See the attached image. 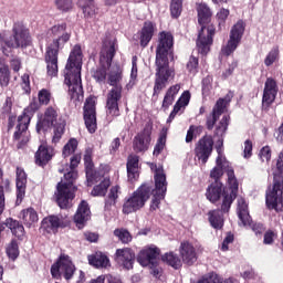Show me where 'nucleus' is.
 <instances>
[{"label": "nucleus", "mask_w": 283, "mask_h": 283, "mask_svg": "<svg viewBox=\"0 0 283 283\" xmlns=\"http://www.w3.org/2000/svg\"><path fill=\"white\" fill-rule=\"evenodd\" d=\"M228 185L230 193H223V200L221 203V209L211 210L208 212V220L212 229H217V231H222L224 227V213H229L231 210V206L235 198H238V191L240 185L238 184V179L233 175V170H228Z\"/></svg>", "instance_id": "5"}, {"label": "nucleus", "mask_w": 283, "mask_h": 283, "mask_svg": "<svg viewBox=\"0 0 283 283\" xmlns=\"http://www.w3.org/2000/svg\"><path fill=\"white\" fill-rule=\"evenodd\" d=\"M231 117L229 115H223L219 124L216 126L213 136L217 138H224L227 129H229V123Z\"/></svg>", "instance_id": "37"}, {"label": "nucleus", "mask_w": 283, "mask_h": 283, "mask_svg": "<svg viewBox=\"0 0 283 283\" xmlns=\"http://www.w3.org/2000/svg\"><path fill=\"white\" fill-rule=\"evenodd\" d=\"M65 134V124H57L54 126L53 143H59Z\"/></svg>", "instance_id": "61"}, {"label": "nucleus", "mask_w": 283, "mask_h": 283, "mask_svg": "<svg viewBox=\"0 0 283 283\" xmlns=\"http://www.w3.org/2000/svg\"><path fill=\"white\" fill-rule=\"evenodd\" d=\"M205 283H222V277L216 273H210L206 279H203Z\"/></svg>", "instance_id": "64"}, {"label": "nucleus", "mask_w": 283, "mask_h": 283, "mask_svg": "<svg viewBox=\"0 0 283 283\" xmlns=\"http://www.w3.org/2000/svg\"><path fill=\"white\" fill-rule=\"evenodd\" d=\"M185 0H171L170 2V17L178 19L182 14V3Z\"/></svg>", "instance_id": "46"}, {"label": "nucleus", "mask_w": 283, "mask_h": 283, "mask_svg": "<svg viewBox=\"0 0 283 283\" xmlns=\"http://www.w3.org/2000/svg\"><path fill=\"white\" fill-rule=\"evenodd\" d=\"M78 178V172L76 170L71 169V171L64 174L65 182H62V185H66L69 189H72V185H74V180Z\"/></svg>", "instance_id": "53"}, {"label": "nucleus", "mask_w": 283, "mask_h": 283, "mask_svg": "<svg viewBox=\"0 0 283 283\" xmlns=\"http://www.w3.org/2000/svg\"><path fill=\"white\" fill-rule=\"evenodd\" d=\"M56 120H59V107L49 106L44 111L43 118L38 120L35 129L39 134H45L56 125Z\"/></svg>", "instance_id": "17"}, {"label": "nucleus", "mask_w": 283, "mask_h": 283, "mask_svg": "<svg viewBox=\"0 0 283 283\" xmlns=\"http://www.w3.org/2000/svg\"><path fill=\"white\" fill-rule=\"evenodd\" d=\"M244 30H247V23L242 20H239L230 30L229 40L226 45L221 48V53L223 56H231L238 45L242 43V36H244Z\"/></svg>", "instance_id": "11"}, {"label": "nucleus", "mask_w": 283, "mask_h": 283, "mask_svg": "<svg viewBox=\"0 0 283 283\" xmlns=\"http://www.w3.org/2000/svg\"><path fill=\"white\" fill-rule=\"evenodd\" d=\"M70 221L64 219L63 217H59L55 214H51L45 217L40 227V231L43 233H59V229H65V227H69Z\"/></svg>", "instance_id": "20"}, {"label": "nucleus", "mask_w": 283, "mask_h": 283, "mask_svg": "<svg viewBox=\"0 0 283 283\" xmlns=\"http://www.w3.org/2000/svg\"><path fill=\"white\" fill-rule=\"evenodd\" d=\"M56 156V153L54 151V147L48 145V143H42L38 150L34 154V163L38 167H48L50 163H52V158Z\"/></svg>", "instance_id": "21"}, {"label": "nucleus", "mask_w": 283, "mask_h": 283, "mask_svg": "<svg viewBox=\"0 0 283 283\" xmlns=\"http://www.w3.org/2000/svg\"><path fill=\"white\" fill-rule=\"evenodd\" d=\"M120 193V186H113L109 189L107 198L105 200V208L109 209V207H114L118 200V196Z\"/></svg>", "instance_id": "40"}, {"label": "nucleus", "mask_w": 283, "mask_h": 283, "mask_svg": "<svg viewBox=\"0 0 283 283\" xmlns=\"http://www.w3.org/2000/svg\"><path fill=\"white\" fill-rule=\"evenodd\" d=\"M21 88L23 90L24 94H31L32 87L30 86V74L24 73L21 76Z\"/></svg>", "instance_id": "58"}, {"label": "nucleus", "mask_w": 283, "mask_h": 283, "mask_svg": "<svg viewBox=\"0 0 283 283\" xmlns=\"http://www.w3.org/2000/svg\"><path fill=\"white\" fill-rule=\"evenodd\" d=\"M76 273V265L72 262V258L65 253H61L56 262L51 265V275L53 280H61L64 277L70 282Z\"/></svg>", "instance_id": "10"}, {"label": "nucleus", "mask_w": 283, "mask_h": 283, "mask_svg": "<svg viewBox=\"0 0 283 283\" xmlns=\"http://www.w3.org/2000/svg\"><path fill=\"white\" fill-rule=\"evenodd\" d=\"M39 109H41V103L34 99L18 117V124L13 133V140H19L18 149H22V147H25L28 143H30V130H28L32 120L30 112L34 114V112H39Z\"/></svg>", "instance_id": "8"}, {"label": "nucleus", "mask_w": 283, "mask_h": 283, "mask_svg": "<svg viewBox=\"0 0 283 283\" xmlns=\"http://www.w3.org/2000/svg\"><path fill=\"white\" fill-rule=\"evenodd\" d=\"M178 92H180V84H175L166 91L161 103V112H167L169 109V106L174 105V101H176Z\"/></svg>", "instance_id": "32"}, {"label": "nucleus", "mask_w": 283, "mask_h": 283, "mask_svg": "<svg viewBox=\"0 0 283 283\" xmlns=\"http://www.w3.org/2000/svg\"><path fill=\"white\" fill-rule=\"evenodd\" d=\"M169 59L174 61V34L161 31L158 34L156 57H155V84L153 98H158L160 92L167 87L174 71L169 69Z\"/></svg>", "instance_id": "2"}, {"label": "nucleus", "mask_w": 283, "mask_h": 283, "mask_svg": "<svg viewBox=\"0 0 283 283\" xmlns=\"http://www.w3.org/2000/svg\"><path fill=\"white\" fill-rule=\"evenodd\" d=\"M167 146V130L163 129L154 147L153 156L158 157Z\"/></svg>", "instance_id": "41"}, {"label": "nucleus", "mask_w": 283, "mask_h": 283, "mask_svg": "<svg viewBox=\"0 0 283 283\" xmlns=\"http://www.w3.org/2000/svg\"><path fill=\"white\" fill-rule=\"evenodd\" d=\"M279 56H280V51L277 49H272L264 60V64L266 65V67H271V65L275 63Z\"/></svg>", "instance_id": "54"}, {"label": "nucleus", "mask_w": 283, "mask_h": 283, "mask_svg": "<svg viewBox=\"0 0 283 283\" xmlns=\"http://www.w3.org/2000/svg\"><path fill=\"white\" fill-rule=\"evenodd\" d=\"M120 81H123V71H120V69H118L116 72H112L108 75V85L112 87H123Z\"/></svg>", "instance_id": "49"}, {"label": "nucleus", "mask_w": 283, "mask_h": 283, "mask_svg": "<svg viewBox=\"0 0 283 283\" xmlns=\"http://www.w3.org/2000/svg\"><path fill=\"white\" fill-rule=\"evenodd\" d=\"M160 258V249L158 248H146L142 250L137 255V262L142 266H150L151 275L158 277L160 270L158 269V260Z\"/></svg>", "instance_id": "13"}, {"label": "nucleus", "mask_w": 283, "mask_h": 283, "mask_svg": "<svg viewBox=\"0 0 283 283\" xmlns=\"http://www.w3.org/2000/svg\"><path fill=\"white\" fill-rule=\"evenodd\" d=\"M154 193V195H153ZM150 211L160 208V201L167 196V175L156 169L155 171V189L149 184H142L129 197L125 198L122 211L125 216L140 211L151 198Z\"/></svg>", "instance_id": "1"}, {"label": "nucleus", "mask_w": 283, "mask_h": 283, "mask_svg": "<svg viewBox=\"0 0 283 283\" xmlns=\"http://www.w3.org/2000/svg\"><path fill=\"white\" fill-rule=\"evenodd\" d=\"M275 240H277L276 230L269 229L264 232L263 244L271 247V245L275 244Z\"/></svg>", "instance_id": "51"}, {"label": "nucleus", "mask_w": 283, "mask_h": 283, "mask_svg": "<svg viewBox=\"0 0 283 283\" xmlns=\"http://www.w3.org/2000/svg\"><path fill=\"white\" fill-rule=\"evenodd\" d=\"M93 156L94 149L87 147L84 151V169L87 187H92L93 185H96V182H101V180L105 178V175H103L99 170H96Z\"/></svg>", "instance_id": "14"}, {"label": "nucleus", "mask_w": 283, "mask_h": 283, "mask_svg": "<svg viewBox=\"0 0 283 283\" xmlns=\"http://www.w3.org/2000/svg\"><path fill=\"white\" fill-rule=\"evenodd\" d=\"M224 193H231L229 190L224 188V186L221 184V181H213L206 191V198L212 205H216L220 198H223L224 200Z\"/></svg>", "instance_id": "26"}, {"label": "nucleus", "mask_w": 283, "mask_h": 283, "mask_svg": "<svg viewBox=\"0 0 283 283\" xmlns=\"http://www.w3.org/2000/svg\"><path fill=\"white\" fill-rule=\"evenodd\" d=\"M88 264L95 269H107L109 266V258L103 252H96L87 256Z\"/></svg>", "instance_id": "33"}, {"label": "nucleus", "mask_w": 283, "mask_h": 283, "mask_svg": "<svg viewBox=\"0 0 283 283\" xmlns=\"http://www.w3.org/2000/svg\"><path fill=\"white\" fill-rule=\"evenodd\" d=\"M271 147L270 146H264L261 148L259 153V158L262 160V163H269L271 160Z\"/></svg>", "instance_id": "62"}, {"label": "nucleus", "mask_w": 283, "mask_h": 283, "mask_svg": "<svg viewBox=\"0 0 283 283\" xmlns=\"http://www.w3.org/2000/svg\"><path fill=\"white\" fill-rule=\"evenodd\" d=\"M20 218L23 221V224L30 229L34 223L39 222V213L34 208H27L20 212Z\"/></svg>", "instance_id": "35"}, {"label": "nucleus", "mask_w": 283, "mask_h": 283, "mask_svg": "<svg viewBox=\"0 0 283 283\" xmlns=\"http://www.w3.org/2000/svg\"><path fill=\"white\" fill-rule=\"evenodd\" d=\"M216 142L213 140V135L206 134L198 142L195 144V157L201 163L202 165H207L211 155L213 154V147Z\"/></svg>", "instance_id": "12"}, {"label": "nucleus", "mask_w": 283, "mask_h": 283, "mask_svg": "<svg viewBox=\"0 0 283 283\" xmlns=\"http://www.w3.org/2000/svg\"><path fill=\"white\" fill-rule=\"evenodd\" d=\"M179 253L184 264H187L188 266H192V264H196V262H198V254L196 253V248H193V244L187 241L181 242Z\"/></svg>", "instance_id": "27"}, {"label": "nucleus", "mask_w": 283, "mask_h": 283, "mask_svg": "<svg viewBox=\"0 0 283 283\" xmlns=\"http://www.w3.org/2000/svg\"><path fill=\"white\" fill-rule=\"evenodd\" d=\"M92 219V211L90 210V203L82 200L77 207L76 213L74 214V222L77 229H85L88 220Z\"/></svg>", "instance_id": "25"}, {"label": "nucleus", "mask_w": 283, "mask_h": 283, "mask_svg": "<svg viewBox=\"0 0 283 283\" xmlns=\"http://www.w3.org/2000/svg\"><path fill=\"white\" fill-rule=\"evenodd\" d=\"M10 67L13 72L19 73L21 71V67H23V62L21 57L13 55L11 60L9 61Z\"/></svg>", "instance_id": "59"}, {"label": "nucleus", "mask_w": 283, "mask_h": 283, "mask_svg": "<svg viewBox=\"0 0 283 283\" xmlns=\"http://www.w3.org/2000/svg\"><path fill=\"white\" fill-rule=\"evenodd\" d=\"M198 23L201 27L197 38V48L200 54H209L211 45H213V36H216V25L211 23L213 13L207 4H199Z\"/></svg>", "instance_id": "6"}, {"label": "nucleus", "mask_w": 283, "mask_h": 283, "mask_svg": "<svg viewBox=\"0 0 283 283\" xmlns=\"http://www.w3.org/2000/svg\"><path fill=\"white\" fill-rule=\"evenodd\" d=\"M6 191H10V179H3V168H0V216L6 211Z\"/></svg>", "instance_id": "34"}, {"label": "nucleus", "mask_w": 283, "mask_h": 283, "mask_svg": "<svg viewBox=\"0 0 283 283\" xmlns=\"http://www.w3.org/2000/svg\"><path fill=\"white\" fill-rule=\"evenodd\" d=\"M205 132L202 125H190L186 134V143H193L195 138H198Z\"/></svg>", "instance_id": "42"}, {"label": "nucleus", "mask_w": 283, "mask_h": 283, "mask_svg": "<svg viewBox=\"0 0 283 283\" xmlns=\"http://www.w3.org/2000/svg\"><path fill=\"white\" fill-rule=\"evenodd\" d=\"M38 101L40 105H50L51 101H54V97H52V92L48 88H42L38 93Z\"/></svg>", "instance_id": "50"}, {"label": "nucleus", "mask_w": 283, "mask_h": 283, "mask_svg": "<svg viewBox=\"0 0 283 283\" xmlns=\"http://www.w3.org/2000/svg\"><path fill=\"white\" fill-rule=\"evenodd\" d=\"M156 32V25L151 21H145L142 30L139 31V44L140 48L145 49L151 40L154 39V34Z\"/></svg>", "instance_id": "30"}, {"label": "nucleus", "mask_w": 283, "mask_h": 283, "mask_svg": "<svg viewBox=\"0 0 283 283\" xmlns=\"http://www.w3.org/2000/svg\"><path fill=\"white\" fill-rule=\"evenodd\" d=\"M198 65H199L198 57L191 55L189 57V61H188L186 67L190 74H198Z\"/></svg>", "instance_id": "57"}, {"label": "nucleus", "mask_w": 283, "mask_h": 283, "mask_svg": "<svg viewBox=\"0 0 283 283\" xmlns=\"http://www.w3.org/2000/svg\"><path fill=\"white\" fill-rule=\"evenodd\" d=\"M216 167H219L221 169H226L227 176H229V169L233 171V176H235V171L233 170V167L229 166V161H227V158L222 155H218L216 159Z\"/></svg>", "instance_id": "52"}, {"label": "nucleus", "mask_w": 283, "mask_h": 283, "mask_svg": "<svg viewBox=\"0 0 283 283\" xmlns=\"http://www.w3.org/2000/svg\"><path fill=\"white\" fill-rule=\"evenodd\" d=\"M229 14H231V11L229 9L221 8L217 14L216 19L218 21V28L219 30H222L224 25H227V20L229 19Z\"/></svg>", "instance_id": "47"}, {"label": "nucleus", "mask_w": 283, "mask_h": 283, "mask_svg": "<svg viewBox=\"0 0 283 283\" xmlns=\"http://www.w3.org/2000/svg\"><path fill=\"white\" fill-rule=\"evenodd\" d=\"M113 235H115V238L118 239L122 244H129V242L134 240V237L132 235L129 230L125 228L115 229Z\"/></svg>", "instance_id": "39"}, {"label": "nucleus", "mask_w": 283, "mask_h": 283, "mask_svg": "<svg viewBox=\"0 0 283 283\" xmlns=\"http://www.w3.org/2000/svg\"><path fill=\"white\" fill-rule=\"evenodd\" d=\"M123 98V86L112 87L106 95V114L107 116H120V108L118 103Z\"/></svg>", "instance_id": "16"}, {"label": "nucleus", "mask_w": 283, "mask_h": 283, "mask_svg": "<svg viewBox=\"0 0 283 283\" xmlns=\"http://www.w3.org/2000/svg\"><path fill=\"white\" fill-rule=\"evenodd\" d=\"M161 260L163 262H167V264L172 266V269H180V266H182V261L174 252L166 253L164 256H161Z\"/></svg>", "instance_id": "43"}, {"label": "nucleus", "mask_w": 283, "mask_h": 283, "mask_svg": "<svg viewBox=\"0 0 283 283\" xmlns=\"http://www.w3.org/2000/svg\"><path fill=\"white\" fill-rule=\"evenodd\" d=\"M238 216L243 227H251V214H249V205L242 197L238 199Z\"/></svg>", "instance_id": "31"}, {"label": "nucleus", "mask_w": 283, "mask_h": 283, "mask_svg": "<svg viewBox=\"0 0 283 283\" xmlns=\"http://www.w3.org/2000/svg\"><path fill=\"white\" fill-rule=\"evenodd\" d=\"M55 198L60 209H70L75 196L72 192V188H69L67 185H63V181H61L56 186Z\"/></svg>", "instance_id": "22"}, {"label": "nucleus", "mask_w": 283, "mask_h": 283, "mask_svg": "<svg viewBox=\"0 0 283 283\" xmlns=\"http://www.w3.org/2000/svg\"><path fill=\"white\" fill-rule=\"evenodd\" d=\"M151 145V125L146 124L144 129L133 139V149L136 154H145Z\"/></svg>", "instance_id": "19"}, {"label": "nucleus", "mask_w": 283, "mask_h": 283, "mask_svg": "<svg viewBox=\"0 0 283 283\" xmlns=\"http://www.w3.org/2000/svg\"><path fill=\"white\" fill-rule=\"evenodd\" d=\"M108 45V48H104L105 54L103 52L101 53L99 65L92 71V77L99 85H103L107 81V72L112 67V63L116 56V43L109 41Z\"/></svg>", "instance_id": "9"}, {"label": "nucleus", "mask_w": 283, "mask_h": 283, "mask_svg": "<svg viewBox=\"0 0 283 283\" xmlns=\"http://www.w3.org/2000/svg\"><path fill=\"white\" fill-rule=\"evenodd\" d=\"M226 108H227V105L224 104V98H219L214 104L211 113L218 118H220V116L222 115Z\"/></svg>", "instance_id": "55"}, {"label": "nucleus", "mask_w": 283, "mask_h": 283, "mask_svg": "<svg viewBox=\"0 0 283 283\" xmlns=\"http://www.w3.org/2000/svg\"><path fill=\"white\" fill-rule=\"evenodd\" d=\"M32 45V35L30 29L23 23V21H17L11 29V35L4 38L2 53L4 56H9L12 50H25Z\"/></svg>", "instance_id": "7"}, {"label": "nucleus", "mask_w": 283, "mask_h": 283, "mask_svg": "<svg viewBox=\"0 0 283 283\" xmlns=\"http://www.w3.org/2000/svg\"><path fill=\"white\" fill-rule=\"evenodd\" d=\"M82 67L83 50L80 44H75L64 69V84L69 87V96L74 105L83 103L84 98L83 80L81 78Z\"/></svg>", "instance_id": "3"}, {"label": "nucleus", "mask_w": 283, "mask_h": 283, "mask_svg": "<svg viewBox=\"0 0 283 283\" xmlns=\"http://www.w3.org/2000/svg\"><path fill=\"white\" fill-rule=\"evenodd\" d=\"M191 101V93L189 91H185L178 101L175 103L172 111L169 114L167 123H171L178 114H184L185 109H187V105Z\"/></svg>", "instance_id": "28"}, {"label": "nucleus", "mask_w": 283, "mask_h": 283, "mask_svg": "<svg viewBox=\"0 0 283 283\" xmlns=\"http://www.w3.org/2000/svg\"><path fill=\"white\" fill-rule=\"evenodd\" d=\"M226 168L216 167L210 171V178L214 180V182H220V178L224 176Z\"/></svg>", "instance_id": "63"}, {"label": "nucleus", "mask_w": 283, "mask_h": 283, "mask_svg": "<svg viewBox=\"0 0 283 283\" xmlns=\"http://www.w3.org/2000/svg\"><path fill=\"white\" fill-rule=\"evenodd\" d=\"M55 6L62 12H70L73 8V2L72 0H55Z\"/></svg>", "instance_id": "56"}, {"label": "nucleus", "mask_w": 283, "mask_h": 283, "mask_svg": "<svg viewBox=\"0 0 283 283\" xmlns=\"http://www.w3.org/2000/svg\"><path fill=\"white\" fill-rule=\"evenodd\" d=\"M12 105H13L12 97L7 96L2 107L0 108V118H2V120H6V118H8L10 114H12Z\"/></svg>", "instance_id": "48"}, {"label": "nucleus", "mask_w": 283, "mask_h": 283, "mask_svg": "<svg viewBox=\"0 0 283 283\" xmlns=\"http://www.w3.org/2000/svg\"><path fill=\"white\" fill-rule=\"evenodd\" d=\"M6 253L9 260H12V262H14L17 258H19V242H17L15 239H12L11 242L8 244Z\"/></svg>", "instance_id": "44"}, {"label": "nucleus", "mask_w": 283, "mask_h": 283, "mask_svg": "<svg viewBox=\"0 0 283 283\" xmlns=\"http://www.w3.org/2000/svg\"><path fill=\"white\" fill-rule=\"evenodd\" d=\"M15 205H21L23 202V198H25V189H28V174H25V170L21 167H17L15 170Z\"/></svg>", "instance_id": "24"}, {"label": "nucleus", "mask_w": 283, "mask_h": 283, "mask_svg": "<svg viewBox=\"0 0 283 283\" xmlns=\"http://www.w3.org/2000/svg\"><path fill=\"white\" fill-rule=\"evenodd\" d=\"M109 187H112V180L109 179V177H105L103 178V180L99 181L98 185L93 187L91 196H93L94 198H104V196H107V189H109Z\"/></svg>", "instance_id": "36"}, {"label": "nucleus", "mask_w": 283, "mask_h": 283, "mask_svg": "<svg viewBox=\"0 0 283 283\" xmlns=\"http://www.w3.org/2000/svg\"><path fill=\"white\" fill-rule=\"evenodd\" d=\"M218 120H220V117H218L213 113H210L209 115H207L206 128L208 129V132L213 130V128L216 127V123H218Z\"/></svg>", "instance_id": "60"}, {"label": "nucleus", "mask_w": 283, "mask_h": 283, "mask_svg": "<svg viewBox=\"0 0 283 283\" xmlns=\"http://www.w3.org/2000/svg\"><path fill=\"white\" fill-rule=\"evenodd\" d=\"M115 262L126 269V271H132L134 269V262H136V252L132 248L117 249L115 252Z\"/></svg>", "instance_id": "23"}, {"label": "nucleus", "mask_w": 283, "mask_h": 283, "mask_svg": "<svg viewBox=\"0 0 283 283\" xmlns=\"http://www.w3.org/2000/svg\"><path fill=\"white\" fill-rule=\"evenodd\" d=\"M67 30V23L55 24L51 28V34L57 36L46 46L44 53V63L46 64V74L51 78L59 76V52L70 41V33Z\"/></svg>", "instance_id": "4"}, {"label": "nucleus", "mask_w": 283, "mask_h": 283, "mask_svg": "<svg viewBox=\"0 0 283 283\" xmlns=\"http://www.w3.org/2000/svg\"><path fill=\"white\" fill-rule=\"evenodd\" d=\"M277 82L273 77H268L264 84L263 96H262V109L263 112H269L271 105L275 103L277 97Z\"/></svg>", "instance_id": "18"}, {"label": "nucleus", "mask_w": 283, "mask_h": 283, "mask_svg": "<svg viewBox=\"0 0 283 283\" xmlns=\"http://www.w3.org/2000/svg\"><path fill=\"white\" fill-rule=\"evenodd\" d=\"M76 149H78V140H76V138H71L63 147V158H69V156H72Z\"/></svg>", "instance_id": "45"}, {"label": "nucleus", "mask_w": 283, "mask_h": 283, "mask_svg": "<svg viewBox=\"0 0 283 283\" xmlns=\"http://www.w3.org/2000/svg\"><path fill=\"white\" fill-rule=\"evenodd\" d=\"M10 66L6 62L0 61V87H8L10 85Z\"/></svg>", "instance_id": "38"}, {"label": "nucleus", "mask_w": 283, "mask_h": 283, "mask_svg": "<svg viewBox=\"0 0 283 283\" xmlns=\"http://www.w3.org/2000/svg\"><path fill=\"white\" fill-rule=\"evenodd\" d=\"M140 157L138 155H129L126 163L127 178L129 182H136L140 178L139 170Z\"/></svg>", "instance_id": "29"}, {"label": "nucleus", "mask_w": 283, "mask_h": 283, "mask_svg": "<svg viewBox=\"0 0 283 283\" xmlns=\"http://www.w3.org/2000/svg\"><path fill=\"white\" fill-rule=\"evenodd\" d=\"M83 118L87 132L90 134H96L98 124L96 123V98L94 96L86 98L83 107Z\"/></svg>", "instance_id": "15"}]
</instances>
